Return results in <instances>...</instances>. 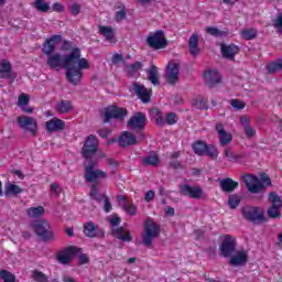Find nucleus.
Instances as JSON below:
<instances>
[{
	"mask_svg": "<svg viewBox=\"0 0 282 282\" xmlns=\"http://www.w3.org/2000/svg\"><path fill=\"white\" fill-rule=\"evenodd\" d=\"M46 64L51 69L65 67L66 78L72 85H80L83 69H89L91 67L89 59L80 57V48H73L70 54L64 57L58 53L48 55Z\"/></svg>",
	"mask_w": 282,
	"mask_h": 282,
	"instance_id": "f257e3e1",
	"label": "nucleus"
},
{
	"mask_svg": "<svg viewBox=\"0 0 282 282\" xmlns=\"http://www.w3.org/2000/svg\"><path fill=\"white\" fill-rule=\"evenodd\" d=\"M96 151H98V138L90 134L83 147V156L87 160L85 162V180L90 183H96L98 180H106L107 177V172L94 170L96 163L91 161V158H94Z\"/></svg>",
	"mask_w": 282,
	"mask_h": 282,
	"instance_id": "f03ea898",
	"label": "nucleus"
},
{
	"mask_svg": "<svg viewBox=\"0 0 282 282\" xmlns=\"http://www.w3.org/2000/svg\"><path fill=\"white\" fill-rule=\"evenodd\" d=\"M243 182L250 193H261L268 186H272V180L267 174H262L260 180L253 175L247 174L243 176Z\"/></svg>",
	"mask_w": 282,
	"mask_h": 282,
	"instance_id": "7ed1b4c3",
	"label": "nucleus"
},
{
	"mask_svg": "<svg viewBox=\"0 0 282 282\" xmlns=\"http://www.w3.org/2000/svg\"><path fill=\"white\" fill-rule=\"evenodd\" d=\"M241 213L242 217L252 224H265V221H268V218H265V212L261 207L246 206L242 207Z\"/></svg>",
	"mask_w": 282,
	"mask_h": 282,
	"instance_id": "20e7f679",
	"label": "nucleus"
},
{
	"mask_svg": "<svg viewBox=\"0 0 282 282\" xmlns=\"http://www.w3.org/2000/svg\"><path fill=\"white\" fill-rule=\"evenodd\" d=\"M160 225L153 219L148 218L144 221L143 243L149 248L153 243V239L160 237Z\"/></svg>",
	"mask_w": 282,
	"mask_h": 282,
	"instance_id": "39448f33",
	"label": "nucleus"
},
{
	"mask_svg": "<svg viewBox=\"0 0 282 282\" xmlns=\"http://www.w3.org/2000/svg\"><path fill=\"white\" fill-rule=\"evenodd\" d=\"M32 229L43 241H52L56 239L54 232L50 231V224L45 220H35L32 223Z\"/></svg>",
	"mask_w": 282,
	"mask_h": 282,
	"instance_id": "423d86ee",
	"label": "nucleus"
},
{
	"mask_svg": "<svg viewBox=\"0 0 282 282\" xmlns=\"http://www.w3.org/2000/svg\"><path fill=\"white\" fill-rule=\"evenodd\" d=\"M147 45L152 50H164L169 45L164 31L151 32L147 37Z\"/></svg>",
	"mask_w": 282,
	"mask_h": 282,
	"instance_id": "0eeeda50",
	"label": "nucleus"
},
{
	"mask_svg": "<svg viewBox=\"0 0 282 282\" xmlns=\"http://www.w3.org/2000/svg\"><path fill=\"white\" fill-rule=\"evenodd\" d=\"M119 225H120V217L113 216L110 219L112 235L117 239H120L121 241H131V232L124 229V227H118Z\"/></svg>",
	"mask_w": 282,
	"mask_h": 282,
	"instance_id": "6e6552de",
	"label": "nucleus"
},
{
	"mask_svg": "<svg viewBox=\"0 0 282 282\" xmlns=\"http://www.w3.org/2000/svg\"><path fill=\"white\" fill-rule=\"evenodd\" d=\"M17 121L20 129L29 131L32 135H36L39 133V121H36V119L28 116H20Z\"/></svg>",
	"mask_w": 282,
	"mask_h": 282,
	"instance_id": "1a4fd4ad",
	"label": "nucleus"
},
{
	"mask_svg": "<svg viewBox=\"0 0 282 282\" xmlns=\"http://www.w3.org/2000/svg\"><path fill=\"white\" fill-rule=\"evenodd\" d=\"M129 116L127 108H120L118 106H109L105 109V122H109L111 118L116 120H124Z\"/></svg>",
	"mask_w": 282,
	"mask_h": 282,
	"instance_id": "9d476101",
	"label": "nucleus"
},
{
	"mask_svg": "<svg viewBox=\"0 0 282 282\" xmlns=\"http://www.w3.org/2000/svg\"><path fill=\"white\" fill-rule=\"evenodd\" d=\"M269 202H271L272 206L268 209V215L272 219H276V217H281V208L282 200L276 193L272 192L269 194Z\"/></svg>",
	"mask_w": 282,
	"mask_h": 282,
	"instance_id": "9b49d317",
	"label": "nucleus"
},
{
	"mask_svg": "<svg viewBox=\"0 0 282 282\" xmlns=\"http://www.w3.org/2000/svg\"><path fill=\"white\" fill-rule=\"evenodd\" d=\"M237 250V239L230 235L224 236L220 245V253L223 257H230Z\"/></svg>",
	"mask_w": 282,
	"mask_h": 282,
	"instance_id": "f8f14e48",
	"label": "nucleus"
},
{
	"mask_svg": "<svg viewBox=\"0 0 282 282\" xmlns=\"http://www.w3.org/2000/svg\"><path fill=\"white\" fill-rule=\"evenodd\" d=\"M147 127V115L144 112H135L128 120V128L132 131H142Z\"/></svg>",
	"mask_w": 282,
	"mask_h": 282,
	"instance_id": "ddd939ff",
	"label": "nucleus"
},
{
	"mask_svg": "<svg viewBox=\"0 0 282 282\" xmlns=\"http://www.w3.org/2000/svg\"><path fill=\"white\" fill-rule=\"evenodd\" d=\"M166 82L170 85H175L180 82V64L170 62L165 72Z\"/></svg>",
	"mask_w": 282,
	"mask_h": 282,
	"instance_id": "4468645a",
	"label": "nucleus"
},
{
	"mask_svg": "<svg viewBox=\"0 0 282 282\" xmlns=\"http://www.w3.org/2000/svg\"><path fill=\"white\" fill-rule=\"evenodd\" d=\"M230 265H234V268H239L241 265H246L248 263V250L240 249L237 251H234L229 259Z\"/></svg>",
	"mask_w": 282,
	"mask_h": 282,
	"instance_id": "2eb2a0df",
	"label": "nucleus"
},
{
	"mask_svg": "<svg viewBox=\"0 0 282 282\" xmlns=\"http://www.w3.org/2000/svg\"><path fill=\"white\" fill-rule=\"evenodd\" d=\"M204 80L208 87H217V85H221V74L215 68L207 69L204 74Z\"/></svg>",
	"mask_w": 282,
	"mask_h": 282,
	"instance_id": "dca6fc26",
	"label": "nucleus"
},
{
	"mask_svg": "<svg viewBox=\"0 0 282 282\" xmlns=\"http://www.w3.org/2000/svg\"><path fill=\"white\" fill-rule=\"evenodd\" d=\"M78 251L79 249L76 247H67L56 254V260L58 263L67 264L74 257H76V254H78Z\"/></svg>",
	"mask_w": 282,
	"mask_h": 282,
	"instance_id": "f3484780",
	"label": "nucleus"
},
{
	"mask_svg": "<svg viewBox=\"0 0 282 282\" xmlns=\"http://www.w3.org/2000/svg\"><path fill=\"white\" fill-rule=\"evenodd\" d=\"M180 191L182 195L191 197L192 199H199L204 196V191H202V187L197 185H181Z\"/></svg>",
	"mask_w": 282,
	"mask_h": 282,
	"instance_id": "a211bd4d",
	"label": "nucleus"
},
{
	"mask_svg": "<svg viewBox=\"0 0 282 282\" xmlns=\"http://www.w3.org/2000/svg\"><path fill=\"white\" fill-rule=\"evenodd\" d=\"M118 204L122 210L127 213V215H137L138 213V207L131 203V200L128 199L127 196L120 195L117 197Z\"/></svg>",
	"mask_w": 282,
	"mask_h": 282,
	"instance_id": "6ab92c4d",
	"label": "nucleus"
},
{
	"mask_svg": "<svg viewBox=\"0 0 282 282\" xmlns=\"http://www.w3.org/2000/svg\"><path fill=\"white\" fill-rule=\"evenodd\" d=\"M63 41L61 35H53L50 40H46L43 44L42 52L46 56H51L54 50H56V45Z\"/></svg>",
	"mask_w": 282,
	"mask_h": 282,
	"instance_id": "aec40b11",
	"label": "nucleus"
},
{
	"mask_svg": "<svg viewBox=\"0 0 282 282\" xmlns=\"http://www.w3.org/2000/svg\"><path fill=\"white\" fill-rule=\"evenodd\" d=\"M45 129L48 133H57L58 131H63L65 129V121L54 117L45 122Z\"/></svg>",
	"mask_w": 282,
	"mask_h": 282,
	"instance_id": "412c9836",
	"label": "nucleus"
},
{
	"mask_svg": "<svg viewBox=\"0 0 282 282\" xmlns=\"http://www.w3.org/2000/svg\"><path fill=\"white\" fill-rule=\"evenodd\" d=\"M132 91L137 94L142 102H149V100H151V90L147 89L144 85L138 83L132 84Z\"/></svg>",
	"mask_w": 282,
	"mask_h": 282,
	"instance_id": "4be33fe9",
	"label": "nucleus"
},
{
	"mask_svg": "<svg viewBox=\"0 0 282 282\" xmlns=\"http://www.w3.org/2000/svg\"><path fill=\"white\" fill-rule=\"evenodd\" d=\"M118 144L119 147H133V144H138V138L135 134L123 131L120 137L118 138Z\"/></svg>",
	"mask_w": 282,
	"mask_h": 282,
	"instance_id": "5701e85b",
	"label": "nucleus"
},
{
	"mask_svg": "<svg viewBox=\"0 0 282 282\" xmlns=\"http://www.w3.org/2000/svg\"><path fill=\"white\" fill-rule=\"evenodd\" d=\"M220 52L223 54V58L235 61V55L239 54V46L235 44H220Z\"/></svg>",
	"mask_w": 282,
	"mask_h": 282,
	"instance_id": "b1692460",
	"label": "nucleus"
},
{
	"mask_svg": "<svg viewBox=\"0 0 282 282\" xmlns=\"http://www.w3.org/2000/svg\"><path fill=\"white\" fill-rule=\"evenodd\" d=\"M99 34L111 45L118 43V40L116 39V31L111 26L99 25Z\"/></svg>",
	"mask_w": 282,
	"mask_h": 282,
	"instance_id": "393cba45",
	"label": "nucleus"
},
{
	"mask_svg": "<svg viewBox=\"0 0 282 282\" xmlns=\"http://www.w3.org/2000/svg\"><path fill=\"white\" fill-rule=\"evenodd\" d=\"M216 131L218 132L221 147H226V144H230V142H232V134L224 129V123H217Z\"/></svg>",
	"mask_w": 282,
	"mask_h": 282,
	"instance_id": "a878e982",
	"label": "nucleus"
},
{
	"mask_svg": "<svg viewBox=\"0 0 282 282\" xmlns=\"http://www.w3.org/2000/svg\"><path fill=\"white\" fill-rule=\"evenodd\" d=\"M90 197H93V199H97V202H100V199H102L104 197V208L106 210V213H109L111 210V203L109 202V198L98 194V185H93L91 189H90Z\"/></svg>",
	"mask_w": 282,
	"mask_h": 282,
	"instance_id": "bb28decb",
	"label": "nucleus"
},
{
	"mask_svg": "<svg viewBox=\"0 0 282 282\" xmlns=\"http://www.w3.org/2000/svg\"><path fill=\"white\" fill-rule=\"evenodd\" d=\"M187 50L192 56L199 54V35L192 34L187 44Z\"/></svg>",
	"mask_w": 282,
	"mask_h": 282,
	"instance_id": "cd10ccee",
	"label": "nucleus"
},
{
	"mask_svg": "<svg viewBox=\"0 0 282 282\" xmlns=\"http://www.w3.org/2000/svg\"><path fill=\"white\" fill-rule=\"evenodd\" d=\"M21 193H23V188L14 183L8 182L4 186V195L7 197H10V195H21Z\"/></svg>",
	"mask_w": 282,
	"mask_h": 282,
	"instance_id": "c85d7f7f",
	"label": "nucleus"
},
{
	"mask_svg": "<svg viewBox=\"0 0 282 282\" xmlns=\"http://www.w3.org/2000/svg\"><path fill=\"white\" fill-rule=\"evenodd\" d=\"M237 186H239V183L232 178H225L220 181V187L225 193H232Z\"/></svg>",
	"mask_w": 282,
	"mask_h": 282,
	"instance_id": "c756f323",
	"label": "nucleus"
},
{
	"mask_svg": "<svg viewBox=\"0 0 282 282\" xmlns=\"http://www.w3.org/2000/svg\"><path fill=\"white\" fill-rule=\"evenodd\" d=\"M74 109V105L69 100H62L56 105V111L58 113H69Z\"/></svg>",
	"mask_w": 282,
	"mask_h": 282,
	"instance_id": "7c9ffc66",
	"label": "nucleus"
},
{
	"mask_svg": "<svg viewBox=\"0 0 282 282\" xmlns=\"http://www.w3.org/2000/svg\"><path fill=\"white\" fill-rule=\"evenodd\" d=\"M84 235L86 237H97L98 235V226L93 221H88L84 225Z\"/></svg>",
	"mask_w": 282,
	"mask_h": 282,
	"instance_id": "2f4dec72",
	"label": "nucleus"
},
{
	"mask_svg": "<svg viewBox=\"0 0 282 282\" xmlns=\"http://www.w3.org/2000/svg\"><path fill=\"white\" fill-rule=\"evenodd\" d=\"M11 73H12V65H10V62H8V59H3L1 62L0 78H10Z\"/></svg>",
	"mask_w": 282,
	"mask_h": 282,
	"instance_id": "473e14b6",
	"label": "nucleus"
},
{
	"mask_svg": "<svg viewBox=\"0 0 282 282\" xmlns=\"http://www.w3.org/2000/svg\"><path fill=\"white\" fill-rule=\"evenodd\" d=\"M44 213H45V208H43V206L30 207V208L26 209L28 217H31L33 219H36L39 217H43Z\"/></svg>",
	"mask_w": 282,
	"mask_h": 282,
	"instance_id": "72a5a7b5",
	"label": "nucleus"
},
{
	"mask_svg": "<svg viewBox=\"0 0 282 282\" xmlns=\"http://www.w3.org/2000/svg\"><path fill=\"white\" fill-rule=\"evenodd\" d=\"M144 166H158L160 164V159L158 154H150L142 159Z\"/></svg>",
	"mask_w": 282,
	"mask_h": 282,
	"instance_id": "f704fd0d",
	"label": "nucleus"
},
{
	"mask_svg": "<svg viewBox=\"0 0 282 282\" xmlns=\"http://www.w3.org/2000/svg\"><path fill=\"white\" fill-rule=\"evenodd\" d=\"M281 69H282V59L270 62L267 65V70L269 74H276V72H281Z\"/></svg>",
	"mask_w": 282,
	"mask_h": 282,
	"instance_id": "c9c22d12",
	"label": "nucleus"
},
{
	"mask_svg": "<svg viewBox=\"0 0 282 282\" xmlns=\"http://www.w3.org/2000/svg\"><path fill=\"white\" fill-rule=\"evenodd\" d=\"M148 78L152 83V85H160V80H159L160 76L158 74V67L152 66L148 70Z\"/></svg>",
	"mask_w": 282,
	"mask_h": 282,
	"instance_id": "e433bc0d",
	"label": "nucleus"
},
{
	"mask_svg": "<svg viewBox=\"0 0 282 282\" xmlns=\"http://www.w3.org/2000/svg\"><path fill=\"white\" fill-rule=\"evenodd\" d=\"M192 106L195 107V109H208V100L204 97H197L193 99Z\"/></svg>",
	"mask_w": 282,
	"mask_h": 282,
	"instance_id": "4c0bfd02",
	"label": "nucleus"
},
{
	"mask_svg": "<svg viewBox=\"0 0 282 282\" xmlns=\"http://www.w3.org/2000/svg\"><path fill=\"white\" fill-rule=\"evenodd\" d=\"M33 7L37 12H47L50 10V4L45 0H35Z\"/></svg>",
	"mask_w": 282,
	"mask_h": 282,
	"instance_id": "58836bf2",
	"label": "nucleus"
},
{
	"mask_svg": "<svg viewBox=\"0 0 282 282\" xmlns=\"http://www.w3.org/2000/svg\"><path fill=\"white\" fill-rule=\"evenodd\" d=\"M240 34L246 41H252V39H257L256 29H245L240 32Z\"/></svg>",
	"mask_w": 282,
	"mask_h": 282,
	"instance_id": "ea45409f",
	"label": "nucleus"
},
{
	"mask_svg": "<svg viewBox=\"0 0 282 282\" xmlns=\"http://www.w3.org/2000/svg\"><path fill=\"white\" fill-rule=\"evenodd\" d=\"M140 69H142V64L140 62H134L133 64L126 66V72L129 76H133V74H137Z\"/></svg>",
	"mask_w": 282,
	"mask_h": 282,
	"instance_id": "a19ab883",
	"label": "nucleus"
},
{
	"mask_svg": "<svg viewBox=\"0 0 282 282\" xmlns=\"http://www.w3.org/2000/svg\"><path fill=\"white\" fill-rule=\"evenodd\" d=\"M127 19V9L124 6L118 7V11L115 14V21L120 23V21H124Z\"/></svg>",
	"mask_w": 282,
	"mask_h": 282,
	"instance_id": "79ce46f5",
	"label": "nucleus"
},
{
	"mask_svg": "<svg viewBox=\"0 0 282 282\" xmlns=\"http://www.w3.org/2000/svg\"><path fill=\"white\" fill-rule=\"evenodd\" d=\"M0 279L3 282H17V276H14V274L7 270L0 271Z\"/></svg>",
	"mask_w": 282,
	"mask_h": 282,
	"instance_id": "37998d69",
	"label": "nucleus"
},
{
	"mask_svg": "<svg viewBox=\"0 0 282 282\" xmlns=\"http://www.w3.org/2000/svg\"><path fill=\"white\" fill-rule=\"evenodd\" d=\"M193 150L196 155H204L206 153V144L202 141H197L193 144Z\"/></svg>",
	"mask_w": 282,
	"mask_h": 282,
	"instance_id": "c03bdc74",
	"label": "nucleus"
},
{
	"mask_svg": "<svg viewBox=\"0 0 282 282\" xmlns=\"http://www.w3.org/2000/svg\"><path fill=\"white\" fill-rule=\"evenodd\" d=\"M32 279L35 282H47L48 281V278L45 275V273H43L39 270H35L32 272Z\"/></svg>",
	"mask_w": 282,
	"mask_h": 282,
	"instance_id": "a18cd8bd",
	"label": "nucleus"
},
{
	"mask_svg": "<svg viewBox=\"0 0 282 282\" xmlns=\"http://www.w3.org/2000/svg\"><path fill=\"white\" fill-rule=\"evenodd\" d=\"M151 116L155 120L156 124H164V116L159 109H152Z\"/></svg>",
	"mask_w": 282,
	"mask_h": 282,
	"instance_id": "49530a36",
	"label": "nucleus"
},
{
	"mask_svg": "<svg viewBox=\"0 0 282 282\" xmlns=\"http://www.w3.org/2000/svg\"><path fill=\"white\" fill-rule=\"evenodd\" d=\"M228 204L229 208L235 209L237 206H239V204H241V198H239L237 195H231L229 196Z\"/></svg>",
	"mask_w": 282,
	"mask_h": 282,
	"instance_id": "de8ad7c7",
	"label": "nucleus"
},
{
	"mask_svg": "<svg viewBox=\"0 0 282 282\" xmlns=\"http://www.w3.org/2000/svg\"><path fill=\"white\" fill-rule=\"evenodd\" d=\"M178 120V117L175 112H169L166 116H165V122L166 124H176Z\"/></svg>",
	"mask_w": 282,
	"mask_h": 282,
	"instance_id": "09e8293b",
	"label": "nucleus"
},
{
	"mask_svg": "<svg viewBox=\"0 0 282 282\" xmlns=\"http://www.w3.org/2000/svg\"><path fill=\"white\" fill-rule=\"evenodd\" d=\"M204 155H209V158H213L215 160L217 155H219V152L217 151V148L206 145Z\"/></svg>",
	"mask_w": 282,
	"mask_h": 282,
	"instance_id": "8fccbe9b",
	"label": "nucleus"
},
{
	"mask_svg": "<svg viewBox=\"0 0 282 282\" xmlns=\"http://www.w3.org/2000/svg\"><path fill=\"white\" fill-rule=\"evenodd\" d=\"M29 102H30V97H28V95L25 94H22L18 99V107H21V109H23L24 107H28Z\"/></svg>",
	"mask_w": 282,
	"mask_h": 282,
	"instance_id": "3c124183",
	"label": "nucleus"
},
{
	"mask_svg": "<svg viewBox=\"0 0 282 282\" xmlns=\"http://www.w3.org/2000/svg\"><path fill=\"white\" fill-rule=\"evenodd\" d=\"M206 32H207V34H210L212 36H224V34H226L225 32L220 31L219 29L213 28V26H207Z\"/></svg>",
	"mask_w": 282,
	"mask_h": 282,
	"instance_id": "603ef678",
	"label": "nucleus"
},
{
	"mask_svg": "<svg viewBox=\"0 0 282 282\" xmlns=\"http://www.w3.org/2000/svg\"><path fill=\"white\" fill-rule=\"evenodd\" d=\"M231 107H234V109H245L246 108V102L239 100V99H232L230 101Z\"/></svg>",
	"mask_w": 282,
	"mask_h": 282,
	"instance_id": "864d4df0",
	"label": "nucleus"
},
{
	"mask_svg": "<svg viewBox=\"0 0 282 282\" xmlns=\"http://www.w3.org/2000/svg\"><path fill=\"white\" fill-rule=\"evenodd\" d=\"M240 124L243 129L250 127V118L247 115L240 117Z\"/></svg>",
	"mask_w": 282,
	"mask_h": 282,
	"instance_id": "5fc2aeb1",
	"label": "nucleus"
},
{
	"mask_svg": "<svg viewBox=\"0 0 282 282\" xmlns=\"http://www.w3.org/2000/svg\"><path fill=\"white\" fill-rule=\"evenodd\" d=\"M245 134L247 135V138H254V135L257 134V130H254V128L252 127H247L243 128Z\"/></svg>",
	"mask_w": 282,
	"mask_h": 282,
	"instance_id": "6e6d98bb",
	"label": "nucleus"
},
{
	"mask_svg": "<svg viewBox=\"0 0 282 282\" xmlns=\"http://www.w3.org/2000/svg\"><path fill=\"white\" fill-rule=\"evenodd\" d=\"M225 158H227L229 162H237V156L232 155V150L230 149L225 150Z\"/></svg>",
	"mask_w": 282,
	"mask_h": 282,
	"instance_id": "4d7b16f0",
	"label": "nucleus"
},
{
	"mask_svg": "<svg viewBox=\"0 0 282 282\" xmlns=\"http://www.w3.org/2000/svg\"><path fill=\"white\" fill-rule=\"evenodd\" d=\"M70 14H73L74 17H78V14H80V6L79 4L70 6Z\"/></svg>",
	"mask_w": 282,
	"mask_h": 282,
	"instance_id": "13d9d810",
	"label": "nucleus"
},
{
	"mask_svg": "<svg viewBox=\"0 0 282 282\" xmlns=\"http://www.w3.org/2000/svg\"><path fill=\"white\" fill-rule=\"evenodd\" d=\"M275 28L282 34V14L278 15L275 19Z\"/></svg>",
	"mask_w": 282,
	"mask_h": 282,
	"instance_id": "bf43d9fd",
	"label": "nucleus"
},
{
	"mask_svg": "<svg viewBox=\"0 0 282 282\" xmlns=\"http://www.w3.org/2000/svg\"><path fill=\"white\" fill-rule=\"evenodd\" d=\"M78 260L80 265H85V263H89V257L85 253L79 254Z\"/></svg>",
	"mask_w": 282,
	"mask_h": 282,
	"instance_id": "052dcab7",
	"label": "nucleus"
},
{
	"mask_svg": "<svg viewBox=\"0 0 282 282\" xmlns=\"http://www.w3.org/2000/svg\"><path fill=\"white\" fill-rule=\"evenodd\" d=\"M51 191L52 193H54L55 195H61V185H58L57 183H53L51 185Z\"/></svg>",
	"mask_w": 282,
	"mask_h": 282,
	"instance_id": "680f3d73",
	"label": "nucleus"
},
{
	"mask_svg": "<svg viewBox=\"0 0 282 282\" xmlns=\"http://www.w3.org/2000/svg\"><path fill=\"white\" fill-rule=\"evenodd\" d=\"M65 10V7L61 4L59 2H55L53 4V11L54 12H63Z\"/></svg>",
	"mask_w": 282,
	"mask_h": 282,
	"instance_id": "e2e57ef3",
	"label": "nucleus"
},
{
	"mask_svg": "<svg viewBox=\"0 0 282 282\" xmlns=\"http://www.w3.org/2000/svg\"><path fill=\"white\" fill-rule=\"evenodd\" d=\"M155 197V192L149 191L145 193V202H153V198Z\"/></svg>",
	"mask_w": 282,
	"mask_h": 282,
	"instance_id": "0e129e2a",
	"label": "nucleus"
},
{
	"mask_svg": "<svg viewBox=\"0 0 282 282\" xmlns=\"http://www.w3.org/2000/svg\"><path fill=\"white\" fill-rule=\"evenodd\" d=\"M112 63L113 65H118V63H122V55L118 53L112 55Z\"/></svg>",
	"mask_w": 282,
	"mask_h": 282,
	"instance_id": "69168bd1",
	"label": "nucleus"
},
{
	"mask_svg": "<svg viewBox=\"0 0 282 282\" xmlns=\"http://www.w3.org/2000/svg\"><path fill=\"white\" fill-rule=\"evenodd\" d=\"M164 213H165V215H169L170 217H173V215H175V208H173L171 206H166L164 208Z\"/></svg>",
	"mask_w": 282,
	"mask_h": 282,
	"instance_id": "338daca9",
	"label": "nucleus"
},
{
	"mask_svg": "<svg viewBox=\"0 0 282 282\" xmlns=\"http://www.w3.org/2000/svg\"><path fill=\"white\" fill-rule=\"evenodd\" d=\"M109 133H110V131L107 129L99 130L100 138H107V135H109Z\"/></svg>",
	"mask_w": 282,
	"mask_h": 282,
	"instance_id": "774afa93",
	"label": "nucleus"
}]
</instances>
